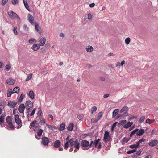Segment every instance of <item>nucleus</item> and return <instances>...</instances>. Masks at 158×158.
Wrapping results in <instances>:
<instances>
[{"label":"nucleus","mask_w":158,"mask_h":158,"mask_svg":"<svg viewBox=\"0 0 158 158\" xmlns=\"http://www.w3.org/2000/svg\"><path fill=\"white\" fill-rule=\"evenodd\" d=\"M69 143L71 146H74L77 149L79 148L80 144L77 139L72 138L69 140Z\"/></svg>","instance_id":"f257e3e1"},{"label":"nucleus","mask_w":158,"mask_h":158,"mask_svg":"<svg viewBox=\"0 0 158 158\" xmlns=\"http://www.w3.org/2000/svg\"><path fill=\"white\" fill-rule=\"evenodd\" d=\"M81 143L82 146V148L83 150H87L89 148V143L88 141L83 140L81 141Z\"/></svg>","instance_id":"f03ea898"},{"label":"nucleus","mask_w":158,"mask_h":158,"mask_svg":"<svg viewBox=\"0 0 158 158\" xmlns=\"http://www.w3.org/2000/svg\"><path fill=\"white\" fill-rule=\"evenodd\" d=\"M15 121L17 124L18 125L17 127V128L19 129L21 128L22 126V123L18 115H15Z\"/></svg>","instance_id":"7ed1b4c3"},{"label":"nucleus","mask_w":158,"mask_h":158,"mask_svg":"<svg viewBox=\"0 0 158 158\" xmlns=\"http://www.w3.org/2000/svg\"><path fill=\"white\" fill-rule=\"evenodd\" d=\"M25 107L27 110H31L33 107V103L30 101H27L25 104Z\"/></svg>","instance_id":"20e7f679"},{"label":"nucleus","mask_w":158,"mask_h":158,"mask_svg":"<svg viewBox=\"0 0 158 158\" xmlns=\"http://www.w3.org/2000/svg\"><path fill=\"white\" fill-rule=\"evenodd\" d=\"M8 15L9 17L11 19H14L16 17L19 20L20 19V17L18 16L17 14L16 13L14 12L12 10H10L8 11Z\"/></svg>","instance_id":"39448f33"},{"label":"nucleus","mask_w":158,"mask_h":158,"mask_svg":"<svg viewBox=\"0 0 158 158\" xmlns=\"http://www.w3.org/2000/svg\"><path fill=\"white\" fill-rule=\"evenodd\" d=\"M110 141V137L109 136L108 132L106 131L104 134L103 141L105 143L109 142Z\"/></svg>","instance_id":"423d86ee"},{"label":"nucleus","mask_w":158,"mask_h":158,"mask_svg":"<svg viewBox=\"0 0 158 158\" xmlns=\"http://www.w3.org/2000/svg\"><path fill=\"white\" fill-rule=\"evenodd\" d=\"M100 140V139H96L94 143V145L95 147H97L98 149L101 148L102 146L101 143L99 142Z\"/></svg>","instance_id":"0eeeda50"},{"label":"nucleus","mask_w":158,"mask_h":158,"mask_svg":"<svg viewBox=\"0 0 158 158\" xmlns=\"http://www.w3.org/2000/svg\"><path fill=\"white\" fill-rule=\"evenodd\" d=\"M49 142V139L46 137H44L42 138V143L44 145H47Z\"/></svg>","instance_id":"6e6552de"},{"label":"nucleus","mask_w":158,"mask_h":158,"mask_svg":"<svg viewBox=\"0 0 158 158\" xmlns=\"http://www.w3.org/2000/svg\"><path fill=\"white\" fill-rule=\"evenodd\" d=\"M25 105L23 103H22L20 105L18 109L19 112L20 113H23L25 108Z\"/></svg>","instance_id":"1a4fd4ad"},{"label":"nucleus","mask_w":158,"mask_h":158,"mask_svg":"<svg viewBox=\"0 0 158 158\" xmlns=\"http://www.w3.org/2000/svg\"><path fill=\"white\" fill-rule=\"evenodd\" d=\"M17 102L15 101L9 102L7 105L10 108H14L16 105Z\"/></svg>","instance_id":"9d476101"},{"label":"nucleus","mask_w":158,"mask_h":158,"mask_svg":"<svg viewBox=\"0 0 158 158\" xmlns=\"http://www.w3.org/2000/svg\"><path fill=\"white\" fill-rule=\"evenodd\" d=\"M27 20L31 24H34V23L33 22L34 21V18L33 16L30 14H29L27 15Z\"/></svg>","instance_id":"9b49d317"},{"label":"nucleus","mask_w":158,"mask_h":158,"mask_svg":"<svg viewBox=\"0 0 158 158\" xmlns=\"http://www.w3.org/2000/svg\"><path fill=\"white\" fill-rule=\"evenodd\" d=\"M40 45L38 44H34L31 47V48L34 51H36L40 48Z\"/></svg>","instance_id":"f8f14e48"},{"label":"nucleus","mask_w":158,"mask_h":158,"mask_svg":"<svg viewBox=\"0 0 158 158\" xmlns=\"http://www.w3.org/2000/svg\"><path fill=\"white\" fill-rule=\"evenodd\" d=\"M61 144V142L59 140H56L54 143L53 144V147L56 148H58L59 147H60V145Z\"/></svg>","instance_id":"ddd939ff"},{"label":"nucleus","mask_w":158,"mask_h":158,"mask_svg":"<svg viewBox=\"0 0 158 158\" xmlns=\"http://www.w3.org/2000/svg\"><path fill=\"white\" fill-rule=\"evenodd\" d=\"M158 143V140H154L149 143V145L153 147L157 145Z\"/></svg>","instance_id":"4468645a"},{"label":"nucleus","mask_w":158,"mask_h":158,"mask_svg":"<svg viewBox=\"0 0 158 158\" xmlns=\"http://www.w3.org/2000/svg\"><path fill=\"white\" fill-rule=\"evenodd\" d=\"M46 42V39L45 37H43L41 38L39 42L40 43V45L41 46H43L44 45Z\"/></svg>","instance_id":"2eb2a0df"},{"label":"nucleus","mask_w":158,"mask_h":158,"mask_svg":"<svg viewBox=\"0 0 158 158\" xmlns=\"http://www.w3.org/2000/svg\"><path fill=\"white\" fill-rule=\"evenodd\" d=\"M13 118L11 116H8L6 117V121L8 124L12 123Z\"/></svg>","instance_id":"dca6fc26"},{"label":"nucleus","mask_w":158,"mask_h":158,"mask_svg":"<svg viewBox=\"0 0 158 158\" xmlns=\"http://www.w3.org/2000/svg\"><path fill=\"white\" fill-rule=\"evenodd\" d=\"M93 48L91 46L89 45L86 47V50L88 52H90L93 51Z\"/></svg>","instance_id":"f3484780"},{"label":"nucleus","mask_w":158,"mask_h":158,"mask_svg":"<svg viewBox=\"0 0 158 158\" xmlns=\"http://www.w3.org/2000/svg\"><path fill=\"white\" fill-rule=\"evenodd\" d=\"M119 112V109H116L114 110L113 112L112 118H114L117 115Z\"/></svg>","instance_id":"a211bd4d"},{"label":"nucleus","mask_w":158,"mask_h":158,"mask_svg":"<svg viewBox=\"0 0 158 158\" xmlns=\"http://www.w3.org/2000/svg\"><path fill=\"white\" fill-rule=\"evenodd\" d=\"M133 123V122H128L127 123H125L123 127L125 128H127L131 126L132 125Z\"/></svg>","instance_id":"6ab92c4d"},{"label":"nucleus","mask_w":158,"mask_h":158,"mask_svg":"<svg viewBox=\"0 0 158 158\" xmlns=\"http://www.w3.org/2000/svg\"><path fill=\"white\" fill-rule=\"evenodd\" d=\"M23 1L25 8L28 11H30L29 7L27 1L26 0H23Z\"/></svg>","instance_id":"aec40b11"},{"label":"nucleus","mask_w":158,"mask_h":158,"mask_svg":"<svg viewBox=\"0 0 158 158\" xmlns=\"http://www.w3.org/2000/svg\"><path fill=\"white\" fill-rule=\"evenodd\" d=\"M144 132V129H140L136 133V135L138 136H140L143 135Z\"/></svg>","instance_id":"412c9836"},{"label":"nucleus","mask_w":158,"mask_h":158,"mask_svg":"<svg viewBox=\"0 0 158 158\" xmlns=\"http://www.w3.org/2000/svg\"><path fill=\"white\" fill-rule=\"evenodd\" d=\"M6 83L9 85H13L15 83L14 80L12 79H8L6 80Z\"/></svg>","instance_id":"4be33fe9"},{"label":"nucleus","mask_w":158,"mask_h":158,"mask_svg":"<svg viewBox=\"0 0 158 158\" xmlns=\"http://www.w3.org/2000/svg\"><path fill=\"white\" fill-rule=\"evenodd\" d=\"M74 127V124L73 123H71L67 127V130L68 131H71Z\"/></svg>","instance_id":"5701e85b"},{"label":"nucleus","mask_w":158,"mask_h":158,"mask_svg":"<svg viewBox=\"0 0 158 158\" xmlns=\"http://www.w3.org/2000/svg\"><path fill=\"white\" fill-rule=\"evenodd\" d=\"M29 97L31 99H33L34 98V94L33 91L30 90L29 93Z\"/></svg>","instance_id":"b1692460"},{"label":"nucleus","mask_w":158,"mask_h":158,"mask_svg":"<svg viewBox=\"0 0 158 158\" xmlns=\"http://www.w3.org/2000/svg\"><path fill=\"white\" fill-rule=\"evenodd\" d=\"M138 130L139 129L137 128L135 129L134 130H133L132 132H131L130 134V137H132L136 133H137V132H138Z\"/></svg>","instance_id":"393cba45"},{"label":"nucleus","mask_w":158,"mask_h":158,"mask_svg":"<svg viewBox=\"0 0 158 158\" xmlns=\"http://www.w3.org/2000/svg\"><path fill=\"white\" fill-rule=\"evenodd\" d=\"M65 127V125L64 123H63L60 125V127L59 129V130L60 131H63Z\"/></svg>","instance_id":"a878e982"},{"label":"nucleus","mask_w":158,"mask_h":158,"mask_svg":"<svg viewBox=\"0 0 158 158\" xmlns=\"http://www.w3.org/2000/svg\"><path fill=\"white\" fill-rule=\"evenodd\" d=\"M20 88L19 87H16L14 88L13 91V93H19V91Z\"/></svg>","instance_id":"bb28decb"},{"label":"nucleus","mask_w":158,"mask_h":158,"mask_svg":"<svg viewBox=\"0 0 158 158\" xmlns=\"http://www.w3.org/2000/svg\"><path fill=\"white\" fill-rule=\"evenodd\" d=\"M154 121H155V119H154L152 120L149 118H148L146 120L145 123H147L150 124L153 123Z\"/></svg>","instance_id":"cd10ccee"},{"label":"nucleus","mask_w":158,"mask_h":158,"mask_svg":"<svg viewBox=\"0 0 158 158\" xmlns=\"http://www.w3.org/2000/svg\"><path fill=\"white\" fill-rule=\"evenodd\" d=\"M46 126L48 127V129L51 130H53V129H57V128L55 127L52 125H48V124H46Z\"/></svg>","instance_id":"c85d7f7f"},{"label":"nucleus","mask_w":158,"mask_h":158,"mask_svg":"<svg viewBox=\"0 0 158 158\" xmlns=\"http://www.w3.org/2000/svg\"><path fill=\"white\" fill-rule=\"evenodd\" d=\"M6 115L5 114H2L0 117V123L1 122H4V120Z\"/></svg>","instance_id":"c756f323"},{"label":"nucleus","mask_w":158,"mask_h":158,"mask_svg":"<svg viewBox=\"0 0 158 158\" xmlns=\"http://www.w3.org/2000/svg\"><path fill=\"white\" fill-rule=\"evenodd\" d=\"M136 144H134L130 146L129 147L131 148H136L139 146L137 143H136Z\"/></svg>","instance_id":"7c9ffc66"},{"label":"nucleus","mask_w":158,"mask_h":158,"mask_svg":"<svg viewBox=\"0 0 158 158\" xmlns=\"http://www.w3.org/2000/svg\"><path fill=\"white\" fill-rule=\"evenodd\" d=\"M37 122V121L36 120H35L33 121L30 124V127L31 128L32 127H34L36 124V123Z\"/></svg>","instance_id":"2f4dec72"},{"label":"nucleus","mask_w":158,"mask_h":158,"mask_svg":"<svg viewBox=\"0 0 158 158\" xmlns=\"http://www.w3.org/2000/svg\"><path fill=\"white\" fill-rule=\"evenodd\" d=\"M43 132V131L41 129H39L38 131L37 132V135L39 136H41L42 135V133Z\"/></svg>","instance_id":"473e14b6"},{"label":"nucleus","mask_w":158,"mask_h":158,"mask_svg":"<svg viewBox=\"0 0 158 158\" xmlns=\"http://www.w3.org/2000/svg\"><path fill=\"white\" fill-rule=\"evenodd\" d=\"M128 111V108L126 106H124L123 108H122L120 110V113H122L124 111Z\"/></svg>","instance_id":"72a5a7b5"},{"label":"nucleus","mask_w":158,"mask_h":158,"mask_svg":"<svg viewBox=\"0 0 158 158\" xmlns=\"http://www.w3.org/2000/svg\"><path fill=\"white\" fill-rule=\"evenodd\" d=\"M130 138L124 137L123 138V142L124 143H127L130 140Z\"/></svg>","instance_id":"f704fd0d"},{"label":"nucleus","mask_w":158,"mask_h":158,"mask_svg":"<svg viewBox=\"0 0 158 158\" xmlns=\"http://www.w3.org/2000/svg\"><path fill=\"white\" fill-rule=\"evenodd\" d=\"M130 41V38L129 37H128L125 39V42L126 44H129Z\"/></svg>","instance_id":"c9c22d12"},{"label":"nucleus","mask_w":158,"mask_h":158,"mask_svg":"<svg viewBox=\"0 0 158 158\" xmlns=\"http://www.w3.org/2000/svg\"><path fill=\"white\" fill-rule=\"evenodd\" d=\"M136 149H132L131 150H130L129 151H128L127 152V154H131L132 153H133L135 152H136Z\"/></svg>","instance_id":"e433bc0d"},{"label":"nucleus","mask_w":158,"mask_h":158,"mask_svg":"<svg viewBox=\"0 0 158 158\" xmlns=\"http://www.w3.org/2000/svg\"><path fill=\"white\" fill-rule=\"evenodd\" d=\"M32 76V73H30L29 75H28L25 81H28L30 80Z\"/></svg>","instance_id":"4c0bfd02"},{"label":"nucleus","mask_w":158,"mask_h":158,"mask_svg":"<svg viewBox=\"0 0 158 158\" xmlns=\"http://www.w3.org/2000/svg\"><path fill=\"white\" fill-rule=\"evenodd\" d=\"M145 116H142L139 119V123H142L144 121V120H145Z\"/></svg>","instance_id":"58836bf2"},{"label":"nucleus","mask_w":158,"mask_h":158,"mask_svg":"<svg viewBox=\"0 0 158 158\" xmlns=\"http://www.w3.org/2000/svg\"><path fill=\"white\" fill-rule=\"evenodd\" d=\"M145 140V139L143 138L141 139L137 143H138V144L139 146V144L140 143H141L142 142H144Z\"/></svg>","instance_id":"ea45409f"},{"label":"nucleus","mask_w":158,"mask_h":158,"mask_svg":"<svg viewBox=\"0 0 158 158\" xmlns=\"http://www.w3.org/2000/svg\"><path fill=\"white\" fill-rule=\"evenodd\" d=\"M127 122V121L126 120H122L118 123V125H123L125 124Z\"/></svg>","instance_id":"a19ab883"},{"label":"nucleus","mask_w":158,"mask_h":158,"mask_svg":"<svg viewBox=\"0 0 158 158\" xmlns=\"http://www.w3.org/2000/svg\"><path fill=\"white\" fill-rule=\"evenodd\" d=\"M23 94L20 95V97L18 100V101L19 102H22V100L23 98Z\"/></svg>","instance_id":"79ce46f5"},{"label":"nucleus","mask_w":158,"mask_h":158,"mask_svg":"<svg viewBox=\"0 0 158 158\" xmlns=\"http://www.w3.org/2000/svg\"><path fill=\"white\" fill-rule=\"evenodd\" d=\"M97 110V108L96 106H93L92 108V110H91V114H93L94 112L96 111Z\"/></svg>","instance_id":"37998d69"},{"label":"nucleus","mask_w":158,"mask_h":158,"mask_svg":"<svg viewBox=\"0 0 158 158\" xmlns=\"http://www.w3.org/2000/svg\"><path fill=\"white\" fill-rule=\"evenodd\" d=\"M35 28L36 29V30L37 31H39V26L38 25V24H37L36 23H35Z\"/></svg>","instance_id":"c03bdc74"},{"label":"nucleus","mask_w":158,"mask_h":158,"mask_svg":"<svg viewBox=\"0 0 158 158\" xmlns=\"http://www.w3.org/2000/svg\"><path fill=\"white\" fill-rule=\"evenodd\" d=\"M12 3L13 5L17 4L19 3L18 0H12Z\"/></svg>","instance_id":"a18cd8bd"},{"label":"nucleus","mask_w":158,"mask_h":158,"mask_svg":"<svg viewBox=\"0 0 158 158\" xmlns=\"http://www.w3.org/2000/svg\"><path fill=\"white\" fill-rule=\"evenodd\" d=\"M5 68L6 71H9L10 69L11 66L10 65H6L5 66Z\"/></svg>","instance_id":"49530a36"},{"label":"nucleus","mask_w":158,"mask_h":158,"mask_svg":"<svg viewBox=\"0 0 158 158\" xmlns=\"http://www.w3.org/2000/svg\"><path fill=\"white\" fill-rule=\"evenodd\" d=\"M23 28L24 30L26 31H28L29 28L27 26V25L24 24L23 26Z\"/></svg>","instance_id":"de8ad7c7"},{"label":"nucleus","mask_w":158,"mask_h":158,"mask_svg":"<svg viewBox=\"0 0 158 158\" xmlns=\"http://www.w3.org/2000/svg\"><path fill=\"white\" fill-rule=\"evenodd\" d=\"M38 110L39 111L37 113V115L38 116L40 117L42 113V111L41 109H40L39 108L38 109Z\"/></svg>","instance_id":"09e8293b"},{"label":"nucleus","mask_w":158,"mask_h":158,"mask_svg":"<svg viewBox=\"0 0 158 158\" xmlns=\"http://www.w3.org/2000/svg\"><path fill=\"white\" fill-rule=\"evenodd\" d=\"M69 142L68 141H67L65 143L64 146V148L65 149H67L68 148V147L69 146Z\"/></svg>","instance_id":"8fccbe9b"},{"label":"nucleus","mask_w":158,"mask_h":158,"mask_svg":"<svg viewBox=\"0 0 158 158\" xmlns=\"http://www.w3.org/2000/svg\"><path fill=\"white\" fill-rule=\"evenodd\" d=\"M117 123V122H116L114 123L112 125V126H111V130L112 131L114 130V128L116 125V124Z\"/></svg>","instance_id":"3c124183"},{"label":"nucleus","mask_w":158,"mask_h":158,"mask_svg":"<svg viewBox=\"0 0 158 158\" xmlns=\"http://www.w3.org/2000/svg\"><path fill=\"white\" fill-rule=\"evenodd\" d=\"M102 113V112H100L98 115L97 118L99 120L101 117Z\"/></svg>","instance_id":"603ef678"},{"label":"nucleus","mask_w":158,"mask_h":158,"mask_svg":"<svg viewBox=\"0 0 158 158\" xmlns=\"http://www.w3.org/2000/svg\"><path fill=\"white\" fill-rule=\"evenodd\" d=\"M8 124L9 125V127L10 128L12 129H15V128L14 127V126L13 125L12 123H9V124Z\"/></svg>","instance_id":"864d4df0"},{"label":"nucleus","mask_w":158,"mask_h":158,"mask_svg":"<svg viewBox=\"0 0 158 158\" xmlns=\"http://www.w3.org/2000/svg\"><path fill=\"white\" fill-rule=\"evenodd\" d=\"M36 110V108L33 109V110L32 111L31 113L30 114V116H33L34 115V114L35 113Z\"/></svg>","instance_id":"5fc2aeb1"},{"label":"nucleus","mask_w":158,"mask_h":158,"mask_svg":"<svg viewBox=\"0 0 158 158\" xmlns=\"http://www.w3.org/2000/svg\"><path fill=\"white\" fill-rule=\"evenodd\" d=\"M10 91L9 92L7 93V95L8 97H10L11 96V95L12 94V89H10Z\"/></svg>","instance_id":"6e6d98bb"},{"label":"nucleus","mask_w":158,"mask_h":158,"mask_svg":"<svg viewBox=\"0 0 158 158\" xmlns=\"http://www.w3.org/2000/svg\"><path fill=\"white\" fill-rule=\"evenodd\" d=\"M35 40L34 39V38H31V39H30L29 40V43H31V44H32L33 42H34L35 41Z\"/></svg>","instance_id":"4d7b16f0"},{"label":"nucleus","mask_w":158,"mask_h":158,"mask_svg":"<svg viewBox=\"0 0 158 158\" xmlns=\"http://www.w3.org/2000/svg\"><path fill=\"white\" fill-rule=\"evenodd\" d=\"M17 27H14L13 29V32L15 34L17 35L18 34L17 32Z\"/></svg>","instance_id":"13d9d810"},{"label":"nucleus","mask_w":158,"mask_h":158,"mask_svg":"<svg viewBox=\"0 0 158 158\" xmlns=\"http://www.w3.org/2000/svg\"><path fill=\"white\" fill-rule=\"evenodd\" d=\"M84 117V115L83 114H81L78 115L77 116L79 120H81Z\"/></svg>","instance_id":"bf43d9fd"},{"label":"nucleus","mask_w":158,"mask_h":158,"mask_svg":"<svg viewBox=\"0 0 158 158\" xmlns=\"http://www.w3.org/2000/svg\"><path fill=\"white\" fill-rule=\"evenodd\" d=\"M98 120V119H95L94 118H92L91 119V122L93 123H96Z\"/></svg>","instance_id":"052dcab7"},{"label":"nucleus","mask_w":158,"mask_h":158,"mask_svg":"<svg viewBox=\"0 0 158 158\" xmlns=\"http://www.w3.org/2000/svg\"><path fill=\"white\" fill-rule=\"evenodd\" d=\"M142 152V150L141 149L139 150L138 151H137L136 153L137 156H139Z\"/></svg>","instance_id":"680f3d73"},{"label":"nucleus","mask_w":158,"mask_h":158,"mask_svg":"<svg viewBox=\"0 0 158 158\" xmlns=\"http://www.w3.org/2000/svg\"><path fill=\"white\" fill-rule=\"evenodd\" d=\"M8 1V0H2V6L4 5Z\"/></svg>","instance_id":"e2e57ef3"},{"label":"nucleus","mask_w":158,"mask_h":158,"mask_svg":"<svg viewBox=\"0 0 158 158\" xmlns=\"http://www.w3.org/2000/svg\"><path fill=\"white\" fill-rule=\"evenodd\" d=\"M92 16L90 14H88V19L89 20H91L92 19Z\"/></svg>","instance_id":"0e129e2a"},{"label":"nucleus","mask_w":158,"mask_h":158,"mask_svg":"<svg viewBox=\"0 0 158 158\" xmlns=\"http://www.w3.org/2000/svg\"><path fill=\"white\" fill-rule=\"evenodd\" d=\"M137 118V117L136 116H132L130 118L129 120H132L134 119H136Z\"/></svg>","instance_id":"69168bd1"},{"label":"nucleus","mask_w":158,"mask_h":158,"mask_svg":"<svg viewBox=\"0 0 158 158\" xmlns=\"http://www.w3.org/2000/svg\"><path fill=\"white\" fill-rule=\"evenodd\" d=\"M95 5V4L94 3H92L89 5V6L90 7L92 8Z\"/></svg>","instance_id":"338daca9"},{"label":"nucleus","mask_w":158,"mask_h":158,"mask_svg":"<svg viewBox=\"0 0 158 158\" xmlns=\"http://www.w3.org/2000/svg\"><path fill=\"white\" fill-rule=\"evenodd\" d=\"M120 65H120V62H118L117 63V64H116V66L117 67H118V68H120Z\"/></svg>","instance_id":"774afa93"}]
</instances>
